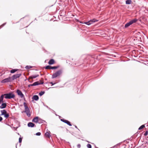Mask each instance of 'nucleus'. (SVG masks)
<instances>
[{
	"mask_svg": "<svg viewBox=\"0 0 148 148\" xmlns=\"http://www.w3.org/2000/svg\"><path fill=\"white\" fill-rule=\"evenodd\" d=\"M4 96H5V98L6 99H14L15 97V95L12 92L2 95L0 97V104L1 102H3Z\"/></svg>",
	"mask_w": 148,
	"mask_h": 148,
	"instance_id": "1",
	"label": "nucleus"
},
{
	"mask_svg": "<svg viewBox=\"0 0 148 148\" xmlns=\"http://www.w3.org/2000/svg\"><path fill=\"white\" fill-rule=\"evenodd\" d=\"M62 71H63L62 69H60L56 71L52 75L51 77L52 78L54 79L60 76L62 73Z\"/></svg>",
	"mask_w": 148,
	"mask_h": 148,
	"instance_id": "2",
	"label": "nucleus"
},
{
	"mask_svg": "<svg viewBox=\"0 0 148 148\" xmlns=\"http://www.w3.org/2000/svg\"><path fill=\"white\" fill-rule=\"evenodd\" d=\"M138 21V19L136 18H134L132 19L129 22L127 23L125 25V28H127L129 27L131 25L133 24L136 23Z\"/></svg>",
	"mask_w": 148,
	"mask_h": 148,
	"instance_id": "3",
	"label": "nucleus"
},
{
	"mask_svg": "<svg viewBox=\"0 0 148 148\" xmlns=\"http://www.w3.org/2000/svg\"><path fill=\"white\" fill-rule=\"evenodd\" d=\"M98 21V20H96L95 18H94L88 21L84 22V23L88 25H90V24L93 23L95 22H97Z\"/></svg>",
	"mask_w": 148,
	"mask_h": 148,
	"instance_id": "4",
	"label": "nucleus"
},
{
	"mask_svg": "<svg viewBox=\"0 0 148 148\" xmlns=\"http://www.w3.org/2000/svg\"><path fill=\"white\" fill-rule=\"evenodd\" d=\"M12 81L11 77H9L8 78H5L2 80L1 82L2 83H5L6 82H10Z\"/></svg>",
	"mask_w": 148,
	"mask_h": 148,
	"instance_id": "5",
	"label": "nucleus"
},
{
	"mask_svg": "<svg viewBox=\"0 0 148 148\" xmlns=\"http://www.w3.org/2000/svg\"><path fill=\"white\" fill-rule=\"evenodd\" d=\"M25 110L24 112L26 113L27 116L28 117H30L31 116V114L29 113L30 110L27 106H25Z\"/></svg>",
	"mask_w": 148,
	"mask_h": 148,
	"instance_id": "6",
	"label": "nucleus"
},
{
	"mask_svg": "<svg viewBox=\"0 0 148 148\" xmlns=\"http://www.w3.org/2000/svg\"><path fill=\"white\" fill-rule=\"evenodd\" d=\"M21 73L13 75L11 77L12 81L14 80L17 78H19L21 76Z\"/></svg>",
	"mask_w": 148,
	"mask_h": 148,
	"instance_id": "7",
	"label": "nucleus"
},
{
	"mask_svg": "<svg viewBox=\"0 0 148 148\" xmlns=\"http://www.w3.org/2000/svg\"><path fill=\"white\" fill-rule=\"evenodd\" d=\"M16 92L17 94V95L18 96H20L21 98H23L24 97V95L21 90H20L17 89L16 90Z\"/></svg>",
	"mask_w": 148,
	"mask_h": 148,
	"instance_id": "8",
	"label": "nucleus"
},
{
	"mask_svg": "<svg viewBox=\"0 0 148 148\" xmlns=\"http://www.w3.org/2000/svg\"><path fill=\"white\" fill-rule=\"evenodd\" d=\"M60 120L62 122L66 123L67 125L69 126H71L72 125L70 122L68 120H66L64 119H60Z\"/></svg>",
	"mask_w": 148,
	"mask_h": 148,
	"instance_id": "9",
	"label": "nucleus"
},
{
	"mask_svg": "<svg viewBox=\"0 0 148 148\" xmlns=\"http://www.w3.org/2000/svg\"><path fill=\"white\" fill-rule=\"evenodd\" d=\"M38 121V123L39 124L43 123L45 125H46L47 124V122L45 121L42 120L39 117Z\"/></svg>",
	"mask_w": 148,
	"mask_h": 148,
	"instance_id": "10",
	"label": "nucleus"
},
{
	"mask_svg": "<svg viewBox=\"0 0 148 148\" xmlns=\"http://www.w3.org/2000/svg\"><path fill=\"white\" fill-rule=\"evenodd\" d=\"M140 34V33L139 32H138V35H139V36H137V37H135V38H134L133 39V40L134 41H140L141 40V37L139 36V34Z\"/></svg>",
	"mask_w": 148,
	"mask_h": 148,
	"instance_id": "11",
	"label": "nucleus"
},
{
	"mask_svg": "<svg viewBox=\"0 0 148 148\" xmlns=\"http://www.w3.org/2000/svg\"><path fill=\"white\" fill-rule=\"evenodd\" d=\"M1 105L0 106V108L1 109H4L6 108L7 106V104L5 103L1 102Z\"/></svg>",
	"mask_w": 148,
	"mask_h": 148,
	"instance_id": "12",
	"label": "nucleus"
},
{
	"mask_svg": "<svg viewBox=\"0 0 148 148\" xmlns=\"http://www.w3.org/2000/svg\"><path fill=\"white\" fill-rule=\"evenodd\" d=\"M44 83V82L43 81L39 83V81H36L33 83V86H38L40 84H42Z\"/></svg>",
	"mask_w": 148,
	"mask_h": 148,
	"instance_id": "13",
	"label": "nucleus"
},
{
	"mask_svg": "<svg viewBox=\"0 0 148 148\" xmlns=\"http://www.w3.org/2000/svg\"><path fill=\"white\" fill-rule=\"evenodd\" d=\"M27 126L29 127H36V126L35 124L31 122H29L28 123Z\"/></svg>",
	"mask_w": 148,
	"mask_h": 148,
	"instance_id": "14",
	"label": "nucleus"
},
{
	"mask_svg": "<svg viewBox=\"0 0 148 148\" xmlns=\"http://www.w3.org/2000/svg\"><path fill=\"white\" fill-rule=\"evenodd\" d=\"M38 119L39 117L38 116H36L33 119L32 121L35 123H38Z\"/></svg>",
	"mask_w": 148,
	"mask_h": 148,
	"instance_id": "15",
	"label": "nucleus"
},
{
	"mask_svg": "<svg viewBox=\"0 0 148 148\" xmlns=\"http://www.w3.org/2000/svg\"><path fill=\"white\" fill-rule=\"evenodd\" d=\"M32 99L35 101H37L39 99V97L38 96L36 95H34L32 97Z\"/></svg>",
	"mask_w": 148,
	"mask_h": 148,
	"instance_id": "16",
	"label": "nucleus"
},
{
	"mask_svg": "<svg viewBox=\"0 0 148 148\" xmlns=\"http://www.w3.org/2000/svg\"><path fill=\"white\" fill-rule=\"evenodd\" d=\"M55 62V61L53 59H50L48 62V64L49 65H52L54 64Z\"/></svg>",
	"mask_w": 148,
	"mask_h": 148,
	"instance_id": "17",
	"label": "nucleus"
},
{
	"mask_svg": "<svg viewBox=\"0 0 148 148\" xmlns=\"http://www.w3.org/2000/svg\"><path fill=\"white\" fill-rule=\"evenodd\" d=\"M39 75L38 74H37L35 75H32L29 76V79H35L36 78L38 77L39 76Z\"/></svg>",
	"mask_w": 148,
	"mask_h": 148,
	"instance_id": "18",
	"label": "nucleus"
},
{
	"mask_svg": "<svg viewBox=\"0 0 148 148\" xmlns=\"http://www.w3.org/2000/svg\"><path fill=\"white\" fill-rule=\"evenodd\" d=\"M0 111L1 112V114L0 115L1 116L4 115L7 112V111L5 109L1 110Z\"/></svg>",
	"mask_w": 148,
	"mask_h": 148,
	"instance_id": "19",
	"label": "nucleus"
},
{
	"mask_svg": "<svg viewBox=\"0 0 148 148\" xmlns=\"http://www.w3.org/2000/svg\"><path fill=\"white\" fill-rule=\"evenodd\" d=\"M45 135L46 137H47L48 138H50L51 136L50 132L49 131V132H46L45 133Z\"/></svg>",
	"mask_w": 148,
	"mask_h": 148,
	"instance_id": "20",
	"label": "nucleus"
},
{
	"mask_svg": "<svg viewBox=\"0 0 148 148\" xmlns=\"http://www.w3.org/2000/svg\"><path fill=\"white\" fill-rule=\"evenodd\" d=\"M18 70V69H12L10 71V72L11 73H13L17 71Z\"/></svg>",
	"mask_w": 148,
	"mask_h": 148,
	"instance_id": "21",
	"label": "nucleus"
},
{
	"mask_svg": "<svg viewBox=\"0 0 148 148\" xmlns=\"http://www.w3.org/2000/svg\"><path fill=\"white\" fill-rule=\"evenodd\" d=\"M132 2L131 0H127L125 1V3L126 4H130Z\"/></svg>",
	"mask_w": 148,
	"mask_h": 148,
	"instance_id": "22",
	"label": "nucleus"
},
{
	"mask_svg": "<svg viewBox=\"0 0 148 148\" xmlns=\"http://www.w3.org/2000/svg\"><path fill=\"white\" fill-rule=\"evenodd\" d=\"M4 117H5L6 119L8 118L9 116V115L8 113H7V112L4 115Z\"/></svg>",
	"mask_w": 148,
	"mask_h": 148,
	"instance_id": "23",
	"label": "nucleus"
},
{
	"mask_svg": "<svg viewBox=\"0 0 148 148\" xmlns=\"http://www.w3.org/2000/svg\"><path fill=\"white\" fill-rule=\"evenodd\" d=\"M45 92L44 91H42L40 92L39 93V95L40 96H41L45 93Z\"/></svg>",
	"mask_w": 148,
	"mask_h": 148,
	"instance_id": "24",
	"label": "nucleus"
},
{
	"mask_svg": "<svg viewBox=\"0 0 148 148\" xmlns=\"http://www.w3.org/2000/svg\"><path fill=\"white\" fill-rule=\"evenodd\" d=\"M59 67V66H51V69H58Z\"/></svg>",
	"mask_w": 148,
	"mask_h": 148,
	"instance_id": "25",
	"label": "nucleus"
},
{
	"mask_svg": "<svg viewBox=\"0 0 148 148\" xmlns=\"http://www.w3.org/2000/svg\"><path fill=\"white\" fill-rule=\"evenodd\" d=\"M51 66H50V65H47L45 67V68L46 69H51Z\"/></svg>",
	"mask_w": 148,
	"mask_h": 148,
	"instance_id": "26",
	"label": "nucleus"
},
{
	"mask_svg": "<svg viewBox=\"0 0 148 148\" xmlns=\"http://www.w3.org/2000/svg\"><path fill=\"white\" fill-rule=\"evenodd\" d=\"M145 127V125H141L140 127H139L138 129V130H141Z\"/></svg>",
	"mask_w": 148,
	"mask_h": 148,
	"instance_id": "27",
	"label": "nucleus"
},
{
	"mask_svg": "<svg viewBox=\"0 0 148 148\" xmlns=\"http://www.w3.org/2000/svg\"><path fill=\"white\" fill-rule=\"evenodd\" d=\"M32 68V66L28 65H27L25 67V68L27 69Z\"/></svg>",
	"mask_w": 148,
	"mask_h": 148,
	"instance_id": "28",
	"label": "nucleus"
},
{
	"mask_svg": "<svg viewBox=\"0 0 148 148\" xmlns=\"http://www.w3.org/2000/svg\"><path fill=\"white\" fill-rule=\"evenodd\" d=\"M87 147L88 148H92V146L90 144H88L87 145Z\"/></svg>",
	"mask_w": 148,
	"mask_h": 148,
	"instance_id": "29",
	"label": "nucleus"
},
{
	"mask_svg": "<svg viewBox=\"0 0 148 148\" xmlns=\"http://www.w3.org/2000/svg\"><path fill=\"white\" fill-rule=\"evenodd\" d=\"M6 23H5L0 26V29L2 27H3Z\"/></svg>",
	"mask_w": 148,
	"mask_h": 148,
	"instance_id": "30",
	"label": "nucleus"
},
{
	"mask_svg": "<svg viewBox=\"0 0 148 148\" xmlns=\"http://www.w3.org/2000/svg\"><path fill=\"white\" fill-rule=\"evenodd\" d=\"M23 137H20L19 138V142L20 143H21Z\"/></svg>",
	"mask_w": 148,
	"mask_h": 148,
	"instance_id": "31",
	"label": "nucleus"
},
{
	"mask_svg": "<svg viewBox=\"0 0 148 148\" xmlns=\"http://www.w3.org/2000/svg\"><path fill=\"white\" fill-rule=\"evenodd\" d=\"M148 131H146L145 132L144 134V135L145 136H146L148 135Z\"/></svg>",
	"mask_w": 148,
	"mask_h": 148,
	"instance_id": "32",
	"label": "nucleus"
},
{
	"mask_svg": "<svg viewBox=\"0 0 148 148\" xmlns=\"http://www.w3.org/2000/svg\"><path fill=\"white\" fill-rule=\"evenodd\" d=\"M41 133L40 132H38L36 133V136H40L41 135Z\"/></svg>",
	"mask_w": 148,
	"mask_h": 148,
	"instance_id": "33",
	"label": "nucleus"
},
{
	"mask_svg": "<svg viewBox=\"0 0 148 148\" xmlns=\"http://www.w3.org/2000/svg\"><path fill=\"white\" fill-rule=\"evenodd\" d=\"M56 83H53V82H49V84H52V85L53 86V85H54V84H56Z\"/></svg>",
	"mask_w": 148,
	"mask_h": 148,
	"instance_id": "34",
	"label": "nucleus"
},
{
	"mask_svg": "<svg viewBox=\"0 0 148 148\" xmlns=\"http://www.w3.org/2000/svg\"><path fill=\"white\" fill-rule=\"evenodd\" d=\"M31 86H34L33 84H29L28 86V87H30Z\"/></svg>",
	"mask_w": 148,
	"mask_h": 148,
	"instance_id": "35",
	"label": "nucleus"
},
{
	"mask_svg": "<svg viewBox=\"0 0 148 148\" xmlns=\"http://www.w3.org/2000/svg\"><path fill=\"white\" fill-rule=\"evenodd\" d=\"M77 146L78 148H80L81 147V145L80 144H78Z\"/></svg>",
	"mask_w": 148,
	"mask_h": 148,
	"instance_id": "36",
	"label": "nucleus"
},
{
	"mask_svg": "<svg viewBox=\"0 0 148 148\" xmlns=\"http://www.w3.org/2000/svg\"><path fill=\"white\" fill-rule=\"evenodd\" d=\"M28 80L29 82L31 83H32L33 82V80L32 79L31 80H29V79H28Z\"/></svg>",
	"mask_w": 148,
	"mask_h": 148,
	"instance_id": "37",
	"label": "nucleus"
},
{
	"mask_svg": "<svg viewBox=\"0 0 148 148\" xmlns=\"http://www.w3.org/2000/svg\"><path fill=\"white\" fill-rule=\"evenodd\" d=\"M117 147L116 146V145H115L114 146L110 148H116Z\"/></svg>",
	"mask_w": 148,
	"mask_h": 148,
	"instance_id": "38",
	"label": "nucleus"
},
{
	"mask_svg": "<svg viewBox=\"0 0 148 148\" xmlns=\"http://www.w3.org/2000/svg\"><path fill=\"white\" fill-rule=\"evenodd\" d=\"M121 143H118L117 144H116V145L117 147L118 146L120 145H121Z\"/></svg>",
	"mask_w": 148,
	"mask_h": 148,
	"instance_id": "39",
	"label": "nucleus"
},
{
	"mask_svg": "<svg viewBox=\"0 0 148 148\" xmlns=\"http://www.w3.org/2000/svg\"><path fill=\"white\" fill-rule=\"evenodd\" d=\"M23 105H24V106L25 107V106H27V105H26V103L25 102H24V103H23Z\"/></svg>",
	"mask_w": 148,
	"mask_h": 148,
	"instance_id": "40",
	"label": "nucleus"
},
{
	"mask_svg": "<svg viewBox=\"0 0 148 148\" xmlns=\"http://www.w3.org/2000/svg\"><path fill=\"white\" fill-rule=\"evenodd\" d=\"M3 120V118L2 117L0 116V122L1 121Z\"/></svg>",
	"mask_w": 148,
	"mask_h": 148,
	"instance_id": "41",
	"label": "nucleus"
},
{
	"mask_svg": "<svg viewBox=\"0 0 148 148\" xmlns=\"http://www.w3.org/2000/svg\"><path fill=\"white\" fill-rule=\"evenodd\" d=\"M43 105H44L45 107H47V108H49V107H48V106H47V105H45V104H44V103H43Z\"/></svg>",
	"mask_w": 148,
	"mask_h": 148,
	"instance_id": "42",
	"label": "nucleus"
},
{
	"mask_svg": "<svg viewBox=\"0 0 148 148\" xmlns=\"http://www.w3.org/2000/svg\"><path fill=\"white\" fill-rule=\"evenodd\" d=\"M75 127L79 131H80L79 129H78L76 125H75Z\"/></svg>",
	"mask_w": 148,
	"mask_h": 148,
	"instance_id": "43",
	"label": "nucleus"
},
{
	"mask_svg": "<svg viewBox=\"0 0 148 148\" xmlns=\"http://www.w3.org/2000/svg\"><path fill=\"white\" fill-rule=\"evenodd\" d=\"M13 127L14 128H16V130H16V129H17V128H18V127Z\"/></svg>",
	"mask_w": 148,
	"mask_h": 148,
	"instance_id": "44",
	"label": "nucleus"
},
{
	"mask_svg": "<svg viewBox=\"0 0 148 148\" xmlns=\"http://www.w3.org/2000/svg\"><path fill=\"white\" fill-rule=\"evenodd\" d=\"M80 90L78 92V90L77 91V94L79 93H80Z\"/></svg>",
	"mask_w": 148,
	"mask_h": 148,
	"instance_id": "45",
	"label": "nucleus"
},
{
	"mask_svg": "<svg viewBox=\"0 0 148 148\" xmlns=\"http://www.w3.org/2000/svg\"><path fill=\"white\" fill-rule=\"evenodd\" d=\"M23 98H24L23 99H24V101H26V100H25V97H24Z\"/></svg>",
	"mask_w": 148,
	"mask_h": 148,
	"instance_id": "46",
	"label": "nucleus"
},
{
	"mask_svg": "<svg viewBox=\"0 0 148 148\" xmlns=\"http://www.w3.org/2000/svg\"><path fill=\"white\" fill-rule=\"evenodd\" d=\"M48 108V109H49V110H51V109L50 108H49H49Z\"/></svg>",
	"mask_w": 148,
	"mask_h": 148,
	"instance_id": "47",
	"label": "nucleus"
},
{
	"mask_svg": "<svg viewBox=\"0 0 148 148\" xmlns=\"http://www.w3.org/2000/svg\"><path fill=\"white\" fill-rule=\"evenodd\" d=\"M77 22H78L79 21V20H77Z\"/></svg>",
	"mask_w": 148,
	"mask_h": 148,
	"instance_id": "48",
	"label": "nucleus"
},
{
	"mask_svg": "<svg viewBox=\"0 0 148 148\" xmlns=\"http://www.w3.org/2000/svg\"><path fill=\"white\" fill-rule=\"evenodd\" d=\"M95 148H98V147H95Z\"/></svg>",
	"mask_w": 148,
	"mask_h": 148,
	"instance_id": "49",
	"label": "nucleus"
}]
</instances>
